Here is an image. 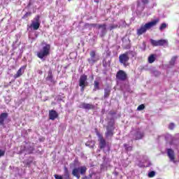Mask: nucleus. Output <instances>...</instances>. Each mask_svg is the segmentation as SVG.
<instances>
[{"mask_svg":"<svg viewBox=\"0 0 179 179\" xmlns=\"http://www.w3.org/2000/svg\"><path fill=\"white\" fill-rule=\"evenodd\" d=\"M156 173H155V171H151L150 173H148V177L152 178V177H155Z\"/></svg>","mask_w":179,"mask_h":179,"instance_id":"c756f323","label":"nucleus"},{"mask_svg":"<svg viewBox=\"0 0 179 179\" xmlns=\"http://www.w3.org/2000/svg\"><path fill=\"white\" fill-rule=\"evenodd\" d=\"M176 59H177V57H173L171 60V65H174V64L176 63Z\"/></svg>","mask_w":179,"mask_h":179,"instance_id":"cd10ccee","label":"nucleus"},{"mask_svg":"<svg viewBox=\"0 0 179 179\" xmlns=\"http://www.w3.org/2000/svg\"><path fill=\"white\" fill-rule=\"evenodd\" d=\"M31 13H27L24 16H23V19H26V17H27V16H31Z\"/></svg>","mask_w":179,"mask_h":179,"instance_id":"2f4dec72","label":"nucleus"},{"mask_svg":"<svg viewBox=\"0 0 179 179\" xmlns=\"http://www.w3.org/2000/svg\"><path fill=\"white\" fill-rule=\"evenodd\" d=\"M86 170H87V168H86L85 166L75 168L73 169L72 174L74 176V177L79 179L80 178V174L83 176L86 173Z\"/></svg>","mask_w":179,"mask_h":179,"instance_id":"7ed1b4c3","label":"nucleus"},{"mask_svg":"<svg viewBox=\"0 0 179 179\" xmlns=\"http://www.w3.org/2000/svg\"><path fill=\"white\" fill-rule=\"evenodd\" d=\"M39 27H40V17L36 16L31 21V24L29 27V29H31V30H38Z\"/></svg>","mask_w":179,"mask_h":179,"instance_id":"39448f33","label":"nucleus"},{"mask_svg":"<svg viewBox=\"0 0 179 179\" xmlns=\"http://www.w3.org/2000/svg\"><path fill=\"white\" fill-rule=\"evenodd\" d=\"M155 61H156V57H155V55H151L148 57V63L149 64H153V62H155Z\"/></svg>","mask_w":179,"mask_h":179,"instance_id":"4be33fe9","label":"nucleus"},{"mask_svg":"<svg viewBox=\"0 0 179 179\" xmlns=\"http://www.w3.org/2000/svg\"><path fill=\"white\" fill-rule=\"evenodd\" d=\"M167 137H168V138H170V139H172V137H171V135H168Z\"/></svg>","mask_w":179,"mask_h":179,"instance_id":"c9c22d12","label":"nucleus"},{"mask_svg":"<svg viewBox=\"0 0 179 179\" xmlns=\"http://www.w3.org/2000/svg\"><path fill=\"white\" fill-rule=\"evenodd\" d=\"M149 0H142L143 3H148Z\"/></svg>","mask_w":179,"mask_h":179,"instance_id":"f704fd0d","label":"nucleus"},{"mask_svg":"<svg viewBox=\"0 0 179 179\" xmlns=\"http://www.w3.org/2000/svg\"><path fill=\"white\" fill-rule=\"evenodd\" d=\"M50 50H51V45L50 44L45 43L42 49L38 52L37 57L41 59H43L44 57L50 55Z\"/></svg>","mask_w":179,"mask_h":179,"instance_id":"f03ea898","label":"nucleus"},{"mask_svg":"<svg viewBox=\"0 0 179 179\" xmlns=\"http://www.w3.org/2000/svg\"><path fill=\"white\" fill-rule=\"evenodd\" d=\"M141 167H149L150 166H152V163L149 160V158H148L147 156L143 157V159L141 160Z\"/></svg>","mask_w":179,"mask_h":179,"instance_id":"6e6552de","label":"nucleus"},{"mask_svg":"<svg viewBox=\"0 0 179 179\" xmlns=\"http://www.w3.org/2000/svg\"><path fill=\"white\" fill-rule=\"evenodd\" d=\"M159 23V19H155L154 20H152L149 22L145 23V24H143L141 26L139 29H137V35L138 36H142V34H144V33H146L148 30H150V29H152V27H155L156 24Z\"/></svg>","mask_w":179,"mask_h":179,"instance_id":"f257e3e1","label":"nucleus"},{"mask_svg":"<svg viewBox=\"0 0 179 179\" xmlns=\"http://www.w3.org/2000/svg\"><path fill=\"white\" fill-rule=\"evenodd\" d=\"M52 71L50 70L48 71V77L46 78V80L50 82V83H54V80L52 79Z\"/></svg>","mask_w":179,"mask_h":179,"instance_id":"6ab92c4d","label":"nucleus"},{"mask_svg":"<svg viewBox=\"0 0 179 179\" xmlns=\"http://www.w3.org/2000/svg\"><path fill=\"white\" fill-rule=\"evenodd\" d=\"M166 27H167V24L166 23H162L161 24V26L159 27V30L163 31L164 30V29H166Z\"/></svg>","mask_w":179,"mask_h":179,"instance_id":"a878e982","label":"nucleus"},{"mask_svg":"<svg viewBox=\"0 0 179 179\" xmlns=\"http://www.w3.org/2000/svg\"><path fill=\"white\" fill-rule=\"evenodd\" d=\"M8 118V113H3L0 115V125H5V120Z\"/></svg>","mask_w":179,"mask_h":179,"instance_id":"dca6fc26","label":"nucleus"},{"mask_svg":"<svg viewBox=\"0 0 179 179\" xmlns=\"http://www.w3.org/2000/svg\"><path fill=\"white\" fill-rule=\"evenodd\" d=\"M119 59L121 64H123V65H125V64H127V62L129 61V57L128 56V53L120 55L119 57Z\"/></svg>","mask_w":179,"mask_h":179,"instance_id":"0eeeda50","label":"nucleus"},{"mask_svg":"<svg viewBox=\"0 0 179 179\" xmlns=\"http://www.w3.org/2000/svg\"><path fill=\"white\" fill-rule=\"evenodd\" d=\"M150 43L152 45H155V47H157V45H159V41H155L153 39L150 40Z\"/></svg>","mask_w":179,"mask_h":179,"instance_id":"393cba45","label":"nucleus"},{"mask_svg":"<svg viewBox=\"0 0 179 179\" xmlns=\"http://www.w3.org/2000/svg\"><path fill=\"white\" fill-rule=\"evenodd\" d=\"M49 118L54 121L56 118H58V113L57 111L52 110L49 111Z\"/></svg>","mask_w":179,"mask_h":179,"instance_id":"ddd939ff","label":"nucleus"},{"mask_svg":"<svg viewBox=\"0 0 179 179\" xmlns=\"http://www.w3.org/2000/svg\"><path fill=\"white\" fill-rule=\"evenodd\" d=\"M169 129H174V128H176V124H174V123H170L169 125Z\"/></svg>","mask_w":179,"mask_h":179,"instance_id":"c85d7f7f","label":"nucleus"},{"mask_svg":"<svg viewBox=\"0 0 179 179\" xmlns=\"http://www.w3.org/2000/svg\"><path fill=\"white\" fill-rule=\"evenodd\" d=\"M3 156H5V150H0V157H3Z\"/></svg>","mask_w":179,"mask_h":179,"instance_id":"7c9ffc66","label":"nucleus"},{"mask_svg":"<svg viewBox=\"0 0 179 179\" xmlns=\"http://www.w3.org/2000/svg\"><path fill=\"white\" fill-rule=\"evenodd\" d=\"M96 135L99 138V146L101 149H104L106 148V140L103 138V136L100 134V133L97 132Z\"/></svg>","mask_w":179,"mask_h":179,"instance_id":"1a4fd4ad","label":"nucleus"},{"mask_svg":"<svg viewBox=\"0 0 179 179\" xmlns=\"http://www.w3.org/2000/svg\"><path fill=\"white\" fill-rule=\"evenodd\" d=\"M55 179H62V176L59 175H55Z\"/></svg>","mask_w":179,"mask_h":179,"instance_id":"473e14b6","label":"nucleus"},{"mask_svg":"<svg viewBox=\"0 0 179 179\" xmlns=\"http://www.w3.org/2000/svg\"><path fill=\"white\" fill-rule=\"evenodd\" d=\"M66 175H67L68 177H69V175L68 172L66 173Z\"/></svg>","mask_w":179,"mask_h":179,"instance_id":"58836bf2","label":"nucleus"},{"mask_svg":"<svg viewBox=\"0 0 179 179\" xmlns=\"http://www.w3.org/2000/svg\"><path fill=\"white\" fill-rule=\"evenodd\" d=\"M100 78H96V80H94V90L96 91V90H99L100 89Z\"/></svg>","mask_w":179,"mask_h":179,"instance_id":"f3484780","label":"nucleus"},{"mask_svg":"<svg viewBox=\"0 0 179 179\" xmlns=\"http://www.w3.org/2000/svg\"><path fill=\"white\" fill-rule=\"evenodd\" d=\"M68 1H70L71 0H68Z\"/></svg>","mask_w":179,"mask_h":179,"instance_id":"a19ab883","label":"nucleus"},{"mask_svg":"<svg viewBox=\"0 0 179 179\" xmlns=\"http://www.w3.org/2000/svg\"><path fill=\"white\" fill-rule=\"evenodd\" d=\"M98 29H99V30H101V37H103V36H104L106 34V24H99L98 25Z\"/></svg>","mask_w":179,"mask_h":179,"instance_id":"a211bd4d","label":"nucleus"},{"mask_svg":"<svg viewBox=\"0 0 179 179\" xmlns=\"http://www.w3.org/2000/svg\"><path fill=\"white\" fill-rule=\"evenodd\" d=\"M78 83L80 87H81V92H85V87L89 85V83H87V76L85 74L80 76Z\"/></svg>","mask_w":179,"mask_h":179,"instance_id":"20e7f679","label":"nucleus"},{"mask_svg":"<svg viewBox=\"0 0 179 179\" xmlns=\"http://www.w3.org/2000/svg\"><path fill=\"white\" fill-rule=\"evenodd\" d=\"M158 45H164V47H167V45H169V42L164 39L159 40Z\"/></svg>","mask_w":179,"mask_h":179,"instance_id":"412c9836","label":"nucleus"},{"mask_svg":"<svg viewBox=\"0 0 179 179\" xmlns=\"http://www.w3.org/2000/svg\"><path fill=\"white\" fill-rule=\"evenodd\" d=\"M80 108H83L84 110H93L94 108V105L91 103H83L80 105Z\"/></svg>","mask_w":179,"mask_h":179,"instance_id":"f8f14e48","label":"nucleus"},{"mask_svg":"<svg viewBox=\"0 0 179 179\" xmlns=\"http://www.w3.org/2000/svg\"><path fill=\"white\" fill-rule=\"evenodd\" d=\"M142 110H145V105L143 104L138 106L137 108V111H142Z\"/></svg>","mask_w":179,"mask_h":179,"instance_id":"bb28decb","label":"nucleus"},{"mask_svg":"<svg viewBox=\"0 0 179 179\" xmlns=\"http://www.w3.org/2000/svg\"><path fill=\"white\" fill-rule=\"evenodd\" d=\"M83 179H89V178H87V176H85Z\"/></svg>","mask_w":179,"mask_h":179,"instance_id":"e433bc0d","label":"nucleus"},{"mask_svg":"<svg viewBox=\"0 0 179 179\" xmlns=\"http://www.w3.org/2000/svg\"><path fill=\"white\" fill-rule=\"evenodd\" d=\"M113 131H114V126L108 125L107 127V131L106 133V138H110V137L113 136V135H114Z\"/></svg>","mask_w":179,"mask_h":179,"instance_id":"9b49d317","label":"nucleus"},{"mask_svg":"<svg viewBox=\"0 0 179 179\" xmlns=\"http://www.w3.org/2000/svg\"><path fill=\"white\" fill-rule=\"evenodd\" d=\"M167 155L171 160V162H173V163H176V161L174 160V151L172 149H168L167 150Z\"/></svg>","mask_w":179,"mask_h":179,"instance_id":"4468645a","label":"nucleus"},{"mask_svg":"<svg viewBox=\"0 0 179 179\" xmlns=\"http://www.w3.org/2000/svg\"><path fill=\"white\" fill-rule=\"evenodd\" d=\"M24 73V66L20 68L17 71V73L14 75V79H17V78H20Z\"/></svg>","mask_w":179,"mask_h":179,"instance_id":"2eb2a0df","label":"nucleus"},{"mask_svg":"<svg viewBox=\"0 0 179 179\" xmlns=\"http://www.w3.org/2000/svg\"><path fill=\"white\" fill-rule=\"evenodd\" d=\"M92 26L95 27V26H96V24H92Z\"/></svg>","mask_w":179,"mask_h":179,"instance_id":"4c0bfd02","label":"nucleus"},{"mask_svg":"<svg viewBox=\"0 0 179 179\" xmlns=\"http://www.w3.org/2000/svg\"><path fill=\"white\" fill-rule=\"evenodd\" d=\"M115 175H116V176H118V173H115Z\"/></svg>","mask_w":179,"mask_h":179,"instance_id":"ea45409f","label":"nucleus"},{"mask_svg":"<svg viewBox=\"0 0 179 179\" xmlns=\"http://www.w3.org/2000/svg\"><path fill=\"white\" fill-rule=\"evenodd\" d=\"M124 146L127 152H131V150H132V146L129 145L128 144H124Z\"/></svg>","mask_w":179,"mask_h":179,"instance_id":"b1692460","label":"nucleus"},{"mask_svg":"<svg viewBox=\"0 0 179 179\" xmlns=\"http://www.w3.org/2000/svg\"><path fill=\"white\" fill-rule=\"evenodd\" d=\"M142 138H143V133L138 131L135 136V139H142Z\"/></svg>","mask_w":179,"mask_h":179,"instance_id":"5701e85b","label":"nucleus"},{"mask_svg":"<svg viewBox=\"0 0 179 179\" xmlns=\"http://www.w3.org/2000/svg\"><path fill=\"white\" fill-rule=\"evenodd\" d=\"M110 30H113V29H117V25H111L109 27Z\"/></svg>","mask_w":179,"mask_h":179,"instance_id":"72a5a7b5","label":"nucleus"},{"mask_svg":"<svg viewBox=\"0 0 179 179\" xmlns=\"http://www.w3.org/2000/svg\"><path fill=\"white\" fill-rule=\"evenodd\" d=\"M90 55V58L87 59L90 65H93V64H95V62H97V61H99V56L96 55V52H94V50L91 51Z\"/></svg>","mask_w":179,"mask_h":179,"instance_id":"423d86ee","label":"nucleus"},{"mask_svg":"<svg viewBox=\"0 0 179 179\" xmlns=\"http://www.w3.org/2000/svg\"><path fill=\"white\" fill-rule=\"evenodd\" d=\"M116 78L118 80H125L127 79V73L124 71L120 70L117 73Z\"/></svg>","mask_w":179,"mask_h":179,"instance_id":"9d476101","label":"nucleus"},{"mask_svg":"<svg viewBox=\"0 0 179 179\" xmlns=\"http://www.w3.org/2000/svg\"><path fill=\"white\" fill-rule=\"evenodd\" d=\"M110 93H111V88L110 87H106L104 89V95L103 97L104 99H107L110 96Z\"/></svg>","mask_w":179,"mask_h":179,"instance_id":"aec40b11","label":"nucleus"}]
</instances>
